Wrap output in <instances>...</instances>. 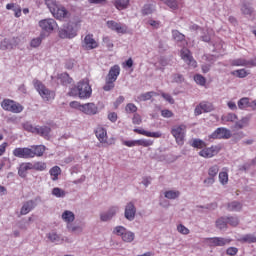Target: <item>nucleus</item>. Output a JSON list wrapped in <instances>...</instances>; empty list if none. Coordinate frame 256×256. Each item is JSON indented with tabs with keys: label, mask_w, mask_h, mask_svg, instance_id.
<instances>
[{
	"label": "nucleus",
	"mask_w": 256,
	"mask_h": 256,
	"mask_svg": "<svg viewBox=\"0 0 256 256\" xmlns=\"http://www.w3.org/2000/svg\"><path fill=\"white\" fill-rule=\"evenodd\" d=\"M251 124V114L243 116L240 120H237L234 124V129L237 131L241 129H246Z\"/></svg>",
	"instance_id": "obj_19"
},
{
	"label": "nucleus",
	"mask_w": 256,
	"mask_h": 256,
	"mask_svg": "<svg viewBox=\"0 0 256 256\" xmlns=\"http://www.w3.org/2000/svg\"><path fill=\"white\" fill-rule=\"evenodd\" d=\"M165 5H167L170 9H178L179 8V3L177 2V0H162Z\"/></svg>",
	"instance_id": "obj_49"
},
{
	"label": "nucleus",
	"mask_w": 256,
	"mask_h": 256,
	"mask_svg": "<svg viewBox=\"0 0 256 256\" xmlns=\"http://www.w3.org/2000/svg\"><path fill=\"white\" fill-rule=\"evenodd\" d=\"M95 135L100 143H107V130L103 127H97Z\"/></svg>",
	"instance_id": "obj_29"
},
{
	"label": "nucleus",
	"mask_w": 256,
	"mask_h": 256,
	"mask_svg": "<svg viewBox=\"0 0 256 256\" xmlns=\"http://www.w3.org/2000/svg\"><path fill=\"white\" fill-rule=\"evenodd\" d=\"M97 41L93 38V35L88 34L84 38V47L85 49L91 50V49H97Z\"/></svg>",
	"instance_id": "obj_27"
},
{
	"label": "nucleus",
	"mask_w": 256,
	"mask_h": 256,
	"mask_svg": "<svg viewBox=\"0 0 256 256\" xmlns=\"http://www.w3.org/2000/svg\"><path fill=\"white\" fill-rule=\"evenodd\" d=\"M52 195L54 197H57L58 199H63L65 197V195H67V192H65V190H63L59 187H55L52 189Z\"/></svg>",
	"instance_id": "obj_42"
},
{
	"label": "nucleus",
	"mask_w": 256,
	"mask_h": 256,
	"mask_svg": "<svg viewBox=\"0 0 256 256\" xmlns=\"http://www.w3.org/2000/svg\"><path fill=\"white\" fill-rule=\"evenodd\" d=\"M147 23L150 25V27H152V29H160L161 27V21L159 20L149 19Z\"/></svg>",
	"instance_id": "obj_57"
},
{
	"label": "nucleus",
	"mask_w": 256,
	"mask_h": 256,
	"mask_svg": "<svg viewBox=\"0 0 256 256\" xmlns=\"http://www.w3.org/2000/svg\"><path fill=\"white\" fill-rule=\"evenodd\" d=\"M113 5L118 11H123L129 7V0H114Z\"/></svg>",
	"instance_id": "obj_35"
},
{
	"label": "nucleus",
	"mask_w": 256,
	"mask_h": 256,
	"mask_svg": "<svg viewBox=\"0 0 256 256\" xmlns=\"http://www.w3.org/2000/svg\"><path fill=\"white\" fill-rule=\"evenodd\" d=\"M44 2L55 19L62 21V19H69L71 16V13L63 5L57 3V0H44Z\"/></svg>",
	"instance_id": "obj_1"
},
{
	"label": "nucleus",
	"mask_w": 256,
	"mask_h": 256,
	"mask_svg": "<svg viewBox=\"0 0 256 256\" xmlns=\"http://www.w3.org/2000/svg\"><path fill=\"white\" fill-rule=\"evenodd\" d=\"M238 241L241 243H256V236L255 234H246L241 236Z\"/></svg>",
	"instance_id": "obj_37"
},
{
	"label": "nucleus",
	"mask_w": 256,
	"mask_h": 256,
	"mask_svg": "<svg viewBox=\"0 0 256 256\" xmlns=\"http://www.w3.org/2000/svg\"><path fill=\"white\" fill-rule=\"evenodd\" d=\"M25 131H29V133L37 134V126H33L32 124L25 123L24 124Z\"/></svg>",
	"instance_id": "obj_59"
},
{
	"label": "nucleus",
	"mask_w": 256,
	"mask_h": 256,
	"mask_svg": "<svg viewBox=\"0 0 256 256\" xmlns=\"http://www.w3.org/2000/svg\"><path fill=\"white\" fill-rule=\"evenodd\" d=\"M228 211H241L243 209V204L241 202L233 201L227 205Z\"/></svg>",
	"instance_id": "obj_38"
},
{
	"label": "nucleus",
	"mask_w": 256,
	"mask_h": 256,
	"mask_svg": "<svg viewBox=\"0 0 256 256\" xmlns=\"http://www.w3.org/2000/svg\"><path fill=\"white\" fill-rule=\"evenodd\" d=\"M135 215H137V208L133 202H128L124 209V217L127 221H135Z\"/></svg>",
	"instance_id": "obj_13"
},
{
	"label": "nucleus",
	"mask_w": 256,
	"mask_h": 256,
	"mask_svg": "<svg viewBox=\"0 0 256 256\" xmlns=\"http://www.w3.org/2000/svg\"><path fill=\"white\" fill-rule=\"evenodd\" d=\"M34 89L39 93L43 101H53L55 99V92L45 87V84L41 80L34 79L32 81Z\"/></svg>",
	"instance_id": "obj_3"
},
{
	"label": "nucleus",
	"mask_w": 256,
	"mask_h": 256,
	"mask_svg": "<svg viewBox=\"0 0 256 256\" xmlns=\"http://www.w3.org/2000/svg\"><path fill=\"white\" fill-rule=\"evenodd\" d=\"M1 107L4 111H8L9 113H22L24 107L20 103L11 100V99H4L1 102Z\"/></svg>",
	"instance_id": "obj_6"
},
{
	"label": "nucleus",
	"mask_w": 256,
	"mask_h": 256,
	"mask_svg": "<svg viewBox=\"0 0 256 256\" xmlns=\"http://www.w3.org/2000/svg\"><path fill=\"white\" fill-rule=\"evenodd\" d=\"M43 39H45V32H41L38 37L33 38L30 41V47H32L33 49H37V47H40L41 43H43Z\"/></svg>",
	"instance_id": "obj_34"
},
{
	"label": "nucleus",
	"mask_w": 256,
	"mask_h": 256,
	"mask_svg": "<svg viewBox=\"0 0 256 256\" xmlns=\"http://www.w3.org/2000/svg\"><path fill=\"white\" fill-rule=\"evenodd\" d=\"M210 139H231V130L220 127L217 128L210 136Z\"/></svg>",
	"instance_id": "obj_12"
},
{
	"label": "nucleus",
	"mask_w": 256,
	"mask_h": 256,
	"mask_svg": "<svg viewBox=\"0 0 256 256\" xmlns=\"http://www.w3.org/2000/svg\"><path fill=\"white\" fill-rule=\"evenodd\" d=\"M32 169H35V171H45V169H47V163L36 162V163L32 164Z\"/></svg>",
	"instance_id": "obj_48"
},
{
	"label": "nucleus",
	"mask_w": 256,
	"mask_h": 256,
	"mask_svg": "<svg viewBox=\"0 0 256 256\" xmlns=\"http://www.w3.org/2000/svg\"><path fill=\"white\" fill-rule=\"evenodd\" d=\"M35 207H37L36 200H28L24 202L20 210V215H28V213H31Z\"/></svg>",
	"instance_id": "obj_20"
},
{
	"label": "nucleus",
	"mask_w": 256,
	"mask_h": 256,
	"mask_svg": "<svg viewBox=\"0 0 256 256\" xmlns=\"http://www.w3.org/2000/svg\"><path fill=\"white\" fill-rule=\"evenodd\" d=\"M17 45H19V42L17 41L16 38H12V39L5 38L0 43V49H13V47H17Z\"/></svg>",
	"instance_id": "obj_26"
},
{
	"label": "nucleus",
	"mask_w": 256,
	"mask_h": 256,
	"mask_svg": "<svg viewBox=\"0 0 256 256\" xmlns=\"http://www.w3.org/2000/svg\"><path fill=\"white\" fill-rule=\"evenodd\" d=\"M228 219L227 217H221L216 221V227H218V229H225V227H227L228 224Z\"/></svg>",
	"instance_id": "obj_47"
},
{
	"label": "nucleus",
	"mask_w": 256,
	"mask_h": 256,
	"mask_svg": "<svg viewBox=\"0 0 256 256\" xmlns=\"http://www.w3.org/2000/svg\"><path fill=\"white\" fill-rule=\"evenodd\" d=\"M106 25L108 29H110L111 31H115V33H117L118 35L131 34V30L129 29V26L123 23H119L115 20H108L106 22Z\"/></svg>",
	"instance_id": "obj_5"
},
{
	"label": "nucleus",
	"mask_w": 256,
	"mask_h": 256,
	"mask_svg": "<svg viewBox=\"0 0 256 256\" xmlns=\"http://www.w3.org/2000/svg\"><path fill=\"white\" fill-rule=\"evenodd\" d=\"M66 229L69 231V233H73L74 235H81L85 229V224H77L72 222V224L66 225Z\"/></svg>",
	"instance_id": "obj_22"
},
{
	"label": "nucleus",
	"mask_w": 256,
	"mask_h": 256,
	"mask_svg": "<svg viewBox=\"0 0 256 256\" xmlns=\"http://www.w3.org/2000/svg\"><path fill=\"white\" fill-rule=\"evenodd\" d=\"M207 243H209L211 247H223L225 245H229V243H231V239L214 237V238H208Z\"/></svg>",
	"instance_id": "obj_17"
},
{
	"label": "nucleus",
	"mask_w": 256,
	"mask_h": 256,
	"mask_svg": "<svg viewBox=\"0 0 256 256\" xmlns=\"http://www.w3.org/2000/svg\"><path fill=\"white\" fill-rule=\"evenodd\" d=\"M31 169H33V163L31 162L20 164V167L18 169L19 177H22V179H25V177H27V171H31Z\"/></svg>",
	"instance_id": "obj_25"
},
{
	"label": "nucleus",
	"mask_w": 256,
	"mask_h": 256,
	"mask_svg": "<svg viewBox=\"0 0 256 256\" xmlns=\"http://www.w3.org/2000/svg\"><path fill=\"white\" fill-rule=\"evenodd\" d=\"M187 131V126L185 124L176 125L172 128L171 134L175 138L178 145H183V140L185 139V133Z\"/></svg>",
	"instance_id": "obj_7"
},
{
	"label": "nucleus",
	"mask_w": 256,
	"mask_h": 256,
	"mask_svg": "<svg viewBox=\"0 0 256 256\" xmlns=\"http://www.w3.org/2000/svg\"><path fill=\"white\" fill-rule=\"evenodd\" d=\"M194 81H195V83H197V85H201L202 87L205 86V83H207V80L201 74L195 75Z\"/></svg>",
	"instance_id": "obj_52"
},
{
	"label": "nucleus",
	"mask_w": 256,
	"mask_h": 256,
	"mask_svg": "<svg viewBox=\"0 0 256 256\" xmlns=\"http://www.w3.org/2000/svg\"><path fill=\"white\" fill-rule=\"evenodd\" d=\"M191 147H194V149H205V147H207V144L205 143V141L196 138L192 140Z\"/></svg>",
	"instance_id": "obj_39"
},
{
	"label": "nucleus",
	"mask_w": 256,
	"mask_h": 256,
	"mask_svg": "<svg viewBox=\"0 0 256 256\" xmlns=\"http://www.w3.org/2000/svg\"><path fill=\"white\" fill-rule=\"evenodd\" d=\"M50 133L51 128L48 126H37L36 128V135H40L41 137H44V139H47Z\"/></svg>",
	"instance_id": "obj_33"
},
{
	"label": "nucleus",
	"mask_w": 256,
	"mask_h": 256,
	"mask_svg": "<svg viewBox=\"0 0 256 256\" xmlns=\"http://www.w3.org/2000/svg\"><path fill=\"white\" fill-rule=\"evenodd\" d=\"M249 107H251V102L249 101V98L244 97L238 101V109L245 110Z\"/></svg>",
	"instance_id": "obj_40"
},
{
	"label": "nucleus",
	"mask_w": 256,
	"mask_h": 256,
	"mask_svg": "<svg viewBox=\"0 0 256 256\" xmlns=\"http://www.w3.org/2000/svg\"><path fill=\"white\" fill-rule=\"evenodd\" d=\"M61 219L66 225H71L75 221V213L71 210H65L61 214Z\"/></svg>",
	"instance_id": "obj_24"
},
{
	"label": "nucleus",
	"mask_w": 256,
	"mask_h": 256,
	"mask_svg": "<svg viewBox=\"0 0 256 256\" xmlns=\"http://www.w3.org/2000/svg\"><path fill=\"white\" fill-rule=\"evenodd\" d=\"M126 113H137V106L133 103L126 105Z\"/></svg>",
	"instance_id": "obj_63"
},
{
	"label": "nucleus",
	"mask_w": 256,
	"mask_h": 256,
	"mask_svg": "<svg viewBox=\"0 0 256 256\" xmlns=\"http://www.w3.org/2000/svg\"><path fill=\"white\" fill-rule=\"evenodd\" d=\"M119 75H121V67H119V65H114L110 68L106 79L108 81H112L115 83V81H117Z\"/></svg>",
	"instance_id": "obj_21"
},
{
	"label": "nucleus",
	"mask_w": 256,
	"mask_h": 256,
	"mask_svg": "<svg viewBox=\"0 0 256 256\" xmlns=\"http://www.w3.org/2000/svg\"><path fill=\"white\" fill-rule=\"evenodd\" d=\"M233 75H236V77L243 79V78L247 77V75H249V72H247V70H245V69H239V70H235L233 72Z\"/></svg>",
	"instance_id": "obj_54"
},
{
	"label": "nucleus",
	"mask_w": 256,
	"mask_h": 256,
	"mask_svg": "<svg viewBox=\"0 0 256 256\" xmlns=\"http://www.w3.org/2000/svg\"><path fill=\"white\" fill-rule=\"evenodd\" d=\"M58 79L61 81L62 85H69L73 83V79L69 77V74L62 73L58 76Z\"/></svg>",
	"instance_id": "obj_43"
},
{
	"label": "nucleus",
	"mask_w": 256,
	"mask_h": 256,
	"mask_svg": "<svg viewBox=\"0 0 256 256\" xmlns=\"http://www.w3.org/2000/svg\"><path fill=\"white\" fill-rule=\"evenodd\" d=\"M132 123L133 125H141V123H143V119L141 118V115H139L138 113H135L132 118Z\"/></svg>",
	"instance_id": "obj_61"
},
{
	"label": "nucleus",
	"mask_w": 256,
	"mask_h": 256,
	"mask_svg": "<svg viewBox=\"0 0 256 256\" xmlns=\"http://www.w3.org/2000/svg\"><path fill=\"white\" fill-rule=\"evenodd\" d=\"M222 121H224V123H234V121H237V114L228 113L227 115H223Z\"/></svg>",
	"instance_id": "obj_45"
},
{
	"label": "nucleus",
	"mask_w": 256,
	"mask_h": 256,
	"mask_svg": "<svg viewBox=\"0 0 256 256\" xmlns=\"http://www.w3.org/2000/svg\"><path fill=\"white\" fill-rule=\"evenodd\" d=\"M233 67H256V58L247 60L245 58H238L232 61Z\"/></svg>",
	"instance_id": "obj_14"
},
{
	"label": "nucleus",
	"mask_w": 256,
	"mask_h": 256,
	"mask_svg": "<svg viewBox=\"0 0 256 256\" xmlns=\"http://www.w3.org/2000/svg\"><path fill=\"white\" fill-rule=\"evenodd\" d=\"M219 173V165H213L208 169V175L209 177H217V174Z\"/></svg>",
	"instance_id": "obj_50"
},
{
	"label": "nucleus",
	"mask_w": 256,
	"mask_h": 256,
	"mask_svg": "<svg viewBox=\"0 0 256 256\" xmlns=\"http://www.w3.org/2000/svg\"><path fill=\"white\" fill-rule=\"evenodd\" d=\"M134 133H138L139 135H144L145 137H153L154 139H159L161 137V132H149L143 129H134Z\"/></svg>",
	"instance_id": "obj_31"
},
{
	"label": "nucleus",
	"mask_w": 256,
	"mask_h": 256,
	"mask_svg": "<svg viewBox=\"0 0 256 256\" xmlns=\"http://www.w3.org/2000/svg\"><path fill=\"white\" fill-rule=\"evenodd\" d=\"M178 233H181V235H189L190 231L189 228L185 227L183 224H179L177 226Z\"/></svg>",
	"instance_id": "obj_58"
},
{
	"label": "nucleus",
	"mask_w": 256,
	"mask_h": 256,
	"mask_svg": "<svg viewBox=\"0 0 256 256\" xmlns=\"http://www.w3.org/2000/svg\"><path fill=\"white\" fill-rule=\"evenodd\" d=\"M80 110L82 113H85V115H97L99 113V108L95 103H86L80 105Z\"/></svg>",
	"instance_id": "obj_18"
},
{
	"label": "nucleus",
	"mask_w": 256,
	"mask_h": 256,
	"mask_svg": "<svg viewBox=\"0 0 256 256\" xmlns=\"http://www.w3.org/2000/svg\"><path fill=\"white\" fill-rule=\"evenodd\" d=\"M93 93L91 86L89 85L88 81H80L77 87H73L68 92L70 97H80V99H89Z\"/></svg>",
	"instance_id": "obj_2"
},
{
	"label": "nucleus",
	"mask_w": 256,
	"mask_h": 256,
	"mask_svg": "<svg viewBox=\"0 0 256 256\" xmlns=\"http://www.w3.org/2000/svg\"><path fill=\"white\" fill-rule=\"evenodd\" d=\"M170 79L171 83H183L185 81V78L181 74H173Z\"/></svg>",
	"instance_id": "obj_53"
},
{
	"label": "nucleus",
	"mask_w": 256,
	"mask_h": 256,
	"mask_svg": "<svg viewBox=\"0 0 256 256\" xmlns=\"http://www.w3.org/2000/svg\"><path fill=\"white\" fill-rule=\"evenodd\" d=\"M241 11L244 15H251V13L253 12V10L250 8L249 5L247 4H243L241 7Z\"/></svg>",
	"instance_id": "obj_64"
},
{
	"label": "nucleus",
	"mask_w": 256,
	"mask_h": 256,
	"mask_svg": "<svg viewBox=\"0 0 256 256\" xmlns=\"http://www.w3.org/2000/svg\"><path fill=\"white\" fill-rule=\"evenodd\" d=\"M218 179L222 185H227L229 183V174L227 171H221L219 173Z\"/></svg>",
	"instance_id": "obj_44"
},
{
	"label": "nucleus",
	"mask_w": 256,
	"mask_h": 256,
	"mask_svg": "<svg viewBox=\"0 0 256 256\" xmlns=\"http://www.w3.org/2000/svg\"><path fill=\"white\" fill-rule=\"evenodd\" d=\"M59 37L61 39H73L77 37V29L74 28L73 24L68 22L64 28L59 30Z\"/></svg>",
	"instance_id": "obj_9"
},
{
	"label": "nucleus",
	"mask_w": 256,
	"mask_h": 256,
	"mask_svg": "<svg viewBox=\"0 0 256 256\" xmlns=\"http://www.w3.org/2000/svg\"><path fill=\"white\" fill-rule=\"evenodd\" d=\"M47 239L55 245H61L63 243V236L57 234V232H50L47 234Z\"/></svg>",
	"instance_id": "obj_30"
},
{
	"label": "nucleus",
	"mask_w": 256,
	"mask_h": 256,
	"mask_svg": "<svg viewBox=\"0 0 256 256\" xmlns=\"http://www.w3.org/2000/svg\"><path fill=\"white\" fill-rule=\"evenodd\" d=\"M103 89L105 91H111L112 89H115V82H113L111 80H107V78H106L105 85L103 86Z\"/></svg>",
	"instance_id": "obj_55"
},
{
	"label": "nucleus",
	"mask_w": 256,
	"mask_h": 256,
	"mask_svg": "<svg viewBox=\"0 0 256 256\" xmlns=\"http://www.w3.org/2000/svg\"><path fill=\"white\" fill-rule=\"evenodd\" d=\"M219 151H221V146L213 145L211 147L203 148L200 150L199 155L204 159H211L212 157H215V155H218Z\"/></svg>",
	"instance_id": "obj_10"
},
{
	"label": "nucleus",
	"mask_w": 256,
	"mask_h": 256,
	"mask_svg": "<svg viewBox=\"0 0 256 256\" xmlns=\"http://www.w3.org/2000/svg\"><path fill=\"white\" fill-rule=\"evenodd\" d=\"M227 223L232 225V227H237L239 225V218L237 217H227Z\"/></svg>",
	"instance_id": "obj_62"
},
{
	"label": "nucleus",
	"mask_w": 256,
	"mask_h": 256,
	"mask_svg": "<svg viewBox=\"0 0 256 256\" xmlns=\"http://www.w3.org/2000/svg\"><path fill=\"white\" fill-rule=\"evenodd\" d=\"M38 25L44 33H53V31L59 27L53 18L40 20Z\"/></svg>",
	"instance_id": "obj_8"
},
{
	"label": "nucleus",
	"mask_w": 256,
	"mask_h": 256,
	"mask_svg": "<svg viewBox=\"0 0 256 256\" xmlns=\"http://www.w3.org/2000/svg\"><path fill=\"white\" fill-rule=\"evenodd\" d=\"M12 155L18 159H31L33 151L29 147H18L13 150Z\"/></svg>",
	"instance_id": "obj_11"
},
{
	"label": "nucleus",
	"mask_w": 256,
	"mask_h": 256,
	"mask_svg": "<svg viewBox=\"0 0 256 256\" xmlns=\"http://www.w3.org/2000/svg\"><path fill=\"white\" fill-rule=\"evenodd\" d=\"M113 233L114 235L121 237L124 243H133V241H135V233L123 226H116L113 230Z\"/></svg>",
	"instance_id": "obj_4"
},
{
	"label": "nucleus",
	"mask_w": 256,
	"mask_h": 256,
	"mask_svg": "<svg viewBox=\"0 0 256 256\" xmlns=\"http://www.w3.org/2000/svg\"><path fill=\"white\" fill-rule=\"evenodd\" d=\"M45 145H33L30 147V150L32 151L31 159L35 157H43V154L46 151Z\"/></svg>",
	"instance_id": "obj_23"
},
{
	"label": "nucleus",
	"mask_w": 256,
	"mask_h": 256,
	"mask_svg": "<svg viewBox=\"0 0 256 256\" xmlns=\"http://www.w3.org/2000/svg\"><path fill=\"white\" fill-rule=\"evenodd\" d=\"M164 197L171 201H175V199H179L181 197V192L175 189L166 190L164 192Z\"/></svg>",
	"instance_id": "obj_32"
},
{
	"label": "nucleus",
	"mask_w": 256,
	"mask_h": 256,
	"mask_svg": "<svg viewBox=\"0 0 256 256\" xmlns=\"http://www.w3.org/2000/svg\"><path fill=\"white\" fill-rule=\"evenodd\" d=\"M172 37L174 40L177 41L180 47H185V45H187V41L185 40V35L179 32L178 30L172 31Z\"/></svg>",
	"instance_id": "obj_28"
},
{
	"label": "nucleus",
	"mask_w": 256,
	"mask_h": 256,
	"mask_svg": "<svg viewBox=\"0 0 256 256\" xmlns=\"http://www.w3.org/2000/svg\"><path fill=\"white\" fill-rule=\"evenodd\" d=\"M119 213V206H112L107 211L102 212L100 214L101 221H111L113 217H115Z\"/></svg>",
	"instance_id": "obj_16"
},
{
	"label": "nucleus",
	"mask_w": 256,
	"mask_h": 256,
	"mask_svg": "<svg viewBox=\"0 0 256 256\" xmlns=\"http://www.w3.org/2000/svg\"><path fill=\"white\" fill-rule=\"evenodd\" d=\"M137 145H140L141 147H151L153 145V141L150 139H140L136 140Z\"/></svg>",
	"instance_id": "obj_51"
},
{
	"label": "nucleus",
	"mask_w": 256,
	"mask_h": 256,
	"mask_svg": "<svg viewBox=\"0 0 256 256\" xmlns=\"http://www.w3.org/2000/svg\"><path fill=\"white\" fill-rule=\"evenodd\" d=\"M181 59H183V61L187 63L189 67H193V68L197 67V61L193 59V56L191 55V51H189V49L183 48L181 50Z\"/></svg>",
	"instance_id": "obj_15"
},
{
	"label": "nucleus",
	"mask_w": 256,
	"mask_h": 256,
	"mask_svg": "<svg viewBox=\"0 0 256 256\" xmlns=\"http://www.w3.org/2000/svg\"><path fill=\"white\" fill-rule=\"evenodd\" d=\"M142 13L143 15H151V13H153V5L151 4L144 5L142 9Z\"/></svg>",
	"instance_id": "obj_60"
},
{
	"label": "nucleus",
	"mask_w": 256,
	"mask_h": 256,
	"mask_svg": "<svg viewBox=\"0 0 256 256\" xmlns=\"http://www.w3.org/2000/svg\"><path fill=\"white\" fill-rule=\"evenodd\" d=\"M200 107L204 113H211L213 111V104L211 102H201Z\"/></svg>",
	"instance_id": "obj_46"
},
{
	"label": "nucleus",
	"mask_w": 256,
	"mask_h": 256,
	"mask_svg": "<svg viewBox=\"0 0 256 256\" xmlns=\"http://www.w3.org/2000/svg\"><path fill=\"white\" fill-rule=\"evenodd\" d=\"M69 24L76 29V32H78L79 29H81V18H75L74 20L70 21Z\"/></svg>",
	"instance_id": "obj_56"
},
{
	"label": "nucleus",
	"mask_w": 256,
	"mask_h": 256,
	"mask_svg": "<svg viewBox=\"0 0 256 256\" xmlns=\"http://www.w3.org/2000/svg\"><path fill=\"white\" fill-rule=\"evenodd\" d=\"M155 95H157V93H155L154 91H150V92H146L143 94H140L136 101L138 103H140L141 101H150V99H152V97H155Z\"/></svg>",
	"instance_id": "obj_36"
},
{
	"label": "nucleus",
	"mask_w": 256,
	"mask_h": 256,
	"mask_svg": "<svg viewBox=\"0 0 256 256\" xmlns=\"http://www.w3.org/2000/svg\"><path fill=\"white\" fill-rule=\"evenodd\" d=\"M61 173V168L59 166H54L50 169L49 174L51 175L52 181H57L59 179V174Z\"/></svg>",
	"instance_id": "obj_41"
}]
</instances>
